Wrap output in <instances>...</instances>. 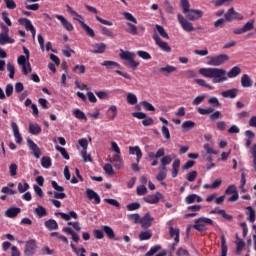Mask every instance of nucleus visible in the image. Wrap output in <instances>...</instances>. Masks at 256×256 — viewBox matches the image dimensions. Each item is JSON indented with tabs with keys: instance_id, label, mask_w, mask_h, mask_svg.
<instances>
[{
	"instance_id": "obj_1",
	"label": "nucleus",
	"mask_w": 256,
	"mask_h": 256,
	"mask_svg": "<svg viewBox=\"0 0 256 256\" xmlns=\"http://www.w3.org/2000/svg\"><path fill=\"white\" fill-rule=\"evenodd\" d=\"M200 75L213 79V83H222L225 81V71L219 68H201L199 70Z\"/></svg>"
},
{
	"instance_id": "obj_2",
	"label": "nucleus",
	"mask_w": 256,
	"mask_h": 256,
	"mask_svg": "<svg viewBox=\"0 0 256 256\" xmlns=\"http://www.w3.org/2000/svg\"><path fill=\"white\" fill-rule=\"evenodd\" d=\"M119 57L123 61H126L127 63H124V65H127L128 67H130L133 71H135V69L139 67V62L135 61V57H136L135 53L120 50Z\"/></svg>"
},
{
	"instance_id": "obj_3",
	"label": "nucleus",
	"mask_w": 256,
	"mask_h": 256,
	"mask_svg": "<svg viewBox=\"0 0 256 256\" xmlns=\"http://www.w3.org/2000/svg\"><path fill=\"white\" fill-rule=\"evenodd\" d=\"M37 253V240L30 239L26 241L24 247V255L26 256H33Z\"/></svg>"
},
{
	"instance_id": "obj_4",
	"label": "nucleus",
	"mask_w": 256,
	"mask_h": 256,
	"mask_svg": "<svg viewBox=\"0 0 256 256\" xmlns=\"http://www.w3.org/2000/svg\"><path fill=\"white\" fill-rule=\"evenodd\" d=\"M205 223H208V225H213V220L211 218H198L195 220L193 227L196 229V231L203 233V231L207 230Z\"/></svg>"
},
{
	"instance_id": "obj_5",
	"label": "nucleus",
	"mask_w": 256,
	"mask_h": 256,
	"mask_svg": "<svg viewBox=\"0 0 256 256\" xmlns=\"http://www.w3.org/2000/svg\"><path fill=\"white\" fill-rule=\"evenodd\" d=\"M18 65L22 66L23 75H29V73H31V63H29V60H27V57H25L24 55H20L18 57Z\"/></svg>"
},
{
	"instance_id": "obj_6",
	"label": "nucleus",
	"mask_w": 256,
	"mask_h": 256,
	"mask_svg": "<svg viewBox=\"0 0 256 256\" xmlns=\"http://www.w3.org/2000/svg\"><path fill=\"white\" fill-rule=\"evenodd\" d=\"M178 23L181 25L182 29L187 33H191V31H195V27H193V23L187 21L185 17L181 14L177 15Z\"/></svg>"
},
{
	"instance_id": "obj_7",
	"label": "nucleus",
	"mask_w": 256,
	"mask_h": 256,
	"mask_svg": "<svg viewBox=\"0 0 256 256\" xmlns=\"http://www.w3.org/2000/svg\"><path fill=\"white\" fill-rule=\"evenodd\" d=\"M223 63H225V54L207 57V65H212L213 67H219V65H223Z\"/></svg>"
},
{
	"instance_id": "obj_8",
	"label": "nucleus",
	"mask_w": 256,
	"mask_h": 256,
	"mask_svg": "<svg viewBox=\"0 0 256 256\" xmlns=\"http://www.w3.org/2000/svg\"><path fill=\"white\" fill-rule=\"evenodd\" d=\"M4 32L0 33V45H7V43H15V39L9 37V28L2 25Z\"/></svg>"
},
{
	"instance_id": "obj_9",
	"label": "nucleus",
	"mask_w": 256,
	"mask_h": 256,
	"mask_svg": "<svg viewBox=\"0 0 256 256\" xmlns=\"http://www.w3.org/2000/svg\"><path fill=\"white\" fill-rule=\"evenodd\" d=\"M226 195H232L230 198H228L229 203H235V201H239V192L237 191L236 185H230L226 189Z\"/></svg>"
},
{
	"instance_id": "obj_10",
	"label": "nucleus",
	"mask_w": 256,
	"mask_h": 256,
	"mask_svg": "<svg viewBox=\"0 0 256 256\" xmlns=\"http://www.w3.org/2000/svg\"><path fill=\"white\" fill-rule=\"evenodd\" d=\"M18 23H20V25H24L26 31H30L32 33V39H35L37 30H35V26H33V23H31V20L27 18H20L18 20Z\"/></svg>"
},
{
	"instance_id": "obj_11",
	"label": "nucleus",
	"mask_w": 256,
	"mask_h": 256,
	"mask_svg": "<svg viewBox=\"0 0 256 256\" xmlns=\"http://www.w3.org/2000/svg\"><path fill=\"white\" fill-rule=\"evenodd\" d=\"M153 39L156 43V45L161 49V51H164V53H171V46L165 41H162L161 37L159 35L155 34L153 36Z\"/></svg>"
},
{
	"instance_id": "obj_12",
	"label": "nucleus",
	"mask_w": 256,
	"mask_h": 256,
	"mask_svg": "<svg viewBox=\"0 0 256 256\" xmlns=\"http://www.w3.org/2000/svg\"><path fill=\"white\" fill-rule=\"evenodd\" d=\"M51 185L53 187V189H55V191H59V192H54V197L55 199H65V197H67V194H65V188L63 186H59V184L57 183V181L53 180L51 182Z\"/></svg>"
},
{
	"instance_id": "obj_13",
	"label": "nucleus",
	"mask_w": 256,
	"mask_h": 256,
	"mask_svg": "<svg viewBox=\"0 0 256 256\" xmlns=\"http://www.w3.org/2000/svg\"><path fill=\"white\" fill-rule=\"evenodd\" d=\"M243 15L235 11V8H230L225 14V21H242Z\"/></svg>"
},
{
	"instance_id": "obj_14",
	"label": "nucleus",
	"mask_w": 256,
	"mask_h": 256,
	"mask_svg": "<svg viewBox=\"0 0 256 256\" xmlns=\"http://www.w3.org/2000/svg\"><path fill=\"white\" fill-rule=\"evenodd\" d=\"M27 145L30 151H32V155L36 159H39L41 157V148H39V146H37V144L31 139H27Z\"/></svg>"
},
{
	"instance_id": "obj_15",
	"label": "nucleus",
	"mask_w": 256,
	"mask_h": 256,
	"mask_svg": "<svg viewBox=\"0 0 256 256\" xmlns=\"http://www.w3.org/2000/svg\"><path fill=\"white\" fill-rule=\"evenodd\" d=\"M86 197L89 201H93L94 205H99L101 203V197H99V194H97L93 189H86Z\"/></svg>"
},
{
	"instance_id": "obj_16",
	"label": "nucleus",
	"mask_w": 256,
	"mask_h": 256,
	"mask_svg": "<svg viewBox=\"0 0 256 256\" xmlns=\"http://www.w3.org/2000/svg\"><path fill=\"white\" fill-rule=\"evenodd\" d=\"M11 129L13 131L14 139L18 145L23 143V136L19 133V126L15 122H11Z\"/></svg>"
},
{
	"instance_id": "obj_17",
	"label": "nucleus",
	"mask_w": 256,
	"mask_h": 256,
	"mask_svg": "<svg viewBox=\"0 0 256 256\" xmlns=\"http://www.w3.org/2000/svg\"><path fill=\"white\" fill-rule=\"evenodd\" d=\"M189 21H197L203 17V11L200 10H188L187 13H184Z\"/></svg>"
},
{
	"instance_id": "obj_18",
	"label": "nucleus",
	"mask_w": 256,
	"mask_h": 256,
	"mask_svg": "<svg viewBox=\"0 0 256 256\" xmlns=\"http://www.w3.org/2000/svg\"><path fill=\"white\" fill-rule=\"evenodd\" d=\"M56 216L60 215L64 221H71V219H79V215L75 211H70L68 214L64 212H56Z\"/></svg>"
},
{
	"instance_id": "obj_19",
	"label": "nucleus",
	"mask_w": 256,
	"mask_h": 256,
	"mask_svg": "<svg viewBox=\"0 0 256 256\" xmlns=\"http://www.w3.org/2000/svg\"><path fill=\"white\" fill-rule=\"evenodd\" d=\"M129 153H130V155H136L137 163L141 162V159L143 157V152L141 151V148L139 146H130Z\"/></svg>"
},
{
	"instance_id": "obj_20",
	"label": "nucleus",
	"mask_w": 256,
	"mask_h": 256,
	"mask_svg": "<svg viewBox=\"0 0 256 256\" xmlns=\"http://www.w3.org/2000/svg\"><path fill=\"white\" fill-rule=\"evenodd\" d=\"M152 222H153V217H151V214L149 213H146L142 218H140L142 229H147L151 227Z\"/></svg>"
},
{
	"instance_id": "obj_21",
	"label": "nucleus",
	"mask_w": 256,
	"mask_h": 256,
	"mask_svg": "<svg viewBox=\"0 0 256 256\" xmlns=\"http://www.w3.org/2000/svg\"><path fill=\"white\" fill-rule=\"evenodd\" d=\"M19 213H21V208L10 207L5 211L4 215H5V217H8L9 219H15V217H17V215Z\"/></svg>"
},
{
	"instance_id": "obj_22",
	"label": "nucleus",
	"mask_w": 256,
	"mask_h": 256,
	"mask_svg": "<svg viewBox=\"0 0 256 256\" xmlns=\"http://www.w3.org/2000/svg\"><path fill=\"white\" fill-rule=\"evenodd\" d=\"M56 19H58V21L61 22L62 27H64L66 31H73L74 29L73 24H71V22H68L67 19L63 17V15L57 14Z\"/></svg>"
},
{
	"instance_id": "obj_23",
	"label": "nucleus",
	"mask_w": 256,
	"mask_h": 256,
	"mask_svg": "<svg viewBox=\"0 0 256 256\" xmlns=\"http://www.w3.org/2000/svg\"><path fill=\"white\" fill-rule=\"evenodd\" d=\"M93 50H90L91 53L94 54H102L105 53V50L107 49V45L105 43H96L92 45Z\"/></svg>"
},
{
	"instance_id": "obj_24",
	"label": "nucleus",
	"mask_w": 256,
	"mask_h": 256,
	"mask_svg": "<svg viewBox=\"0 0 256 256\" xmlns=\"http://www.w3.org/2000/svg\"><path fill=\"white\" fill-rule=\"evenodd\" d=\"M160 160V168L163 169V171H167V165H171V162L173 161V158H171V155L161 156Z\"/></svg>"
},
{
	"instance_id": "obj_25",
	"label": "nucleus",
	"mask_w": 256,
	"mask_h": 256,
	"mask_svg": "<svg viewBox=\"0 0 256 256\" xmlns=\"http://www.w3.org/2000/svg\"><path fill=\"white\" fill-rule=\"evenodd\" d=\"M159 197H161V193L157 192L154 195L144 197L143 201H145V203H149L150 205H155V203L159 201Z\"/></svg>"
},
{
	"instance_id": "obj_26",
	"label": "nucleus",
	"mask_w": 256,
	"mask_h": 256,
	"mask_svg": "<svg viewBox=\"0 0 256 256\" xmlns=\"http://www.w3.org/2000/svg\"><path fill=\"white\" fill-rule=\"evenodd\" d=\"M62 231L63 233H67V235H71L72 241H74V243H79V234L73 231L71 227H64Z\"/></svg>"
},
{
	"instance_id": "obj_27",
	"label": "nucleus",
	"mask_w": 256,
	"mask_h": 256,
	"mask_svg": "<svg viewBox=\"0 0 256 256\" xmlns=\"http://www.w3.org/2000/svg\"><path fill=\"white\" fill-rule=\"evenodd\" d=\"M101 65L106 69H121V64L111 60H105Z\"/></svg>"
},
{
	"instance_id": "obj_28",
	"label": "nucleus",
	"mask_w": 256,
	"mask_h": 256,
	"mask_svg": "<svg viewBox=\"0 0 256 256\" xmlns=\"http://www.w3.org/2000/svg\"><path fill=\"white\" fill-rule=\"evenodd\" d=\"M195 201L201 203L203 199L197 194H190L185 198V203H187V205H191V203H195Z\"/></svg>"
},
{
	"instance_id": "obj_29",
	"label": "nucleus",
	"mask_w": 256,
	"mask_h": 256,
	"mask_svg": "<svg viewBox=\"0 0 256 256\" xmlns=\"http://www.w3.org/2000/svg\"><path fill=\"white\" fill-rule=\"evenodd\" d=\"M102 230L104 231L108 239H115V241H119V238H115V231H113V228H111V226H102Z\"/></svg>"
},
{
	"instance_id": "obj_30",
	"label": "nucleus",
	"mask_w": 256,
	"mask_h": 256,
	"mask_svg": "<svg viewBox=\"0 0 256 256\" xmlns=\"http://www.w3.org/2000/svg\"><path fill=\"white\" fill-rule=\"evenodd\" d=\"M165 155V148H159L156 153L149 152L148 157L149 159H161Z\"/></svg>"
},
{
	"instance_id": "obj_31",
	"label": "nucleus",
	"mask_w": 256,
	"mask_h": 256,
	"mask_svg": "<svg viewBox=\"0 0 256 256\" xmlns=\"http://www.w3.org/2000/svg\"><path fill=\"white\" fill-rule=\"evenodd\" d=\"M241 85L242 87H253V80H251V77H249V75L244 74L241 77Z\"/></svg>"
},
{
	"instance_id": "obj_32",
	"label": "nucleus",
	"mask_w": 256,
	"mask_h": 256,
	"mask_svg": "<svg viewBox=\"0 0 256 256\" xmlns=\"http://www.w3.org/2000/svg\"><path fill=\"white\" fill-rule=\"evenodd\" d=\"M42 129L41 126H39V124L35 123H30L29 124V133H31V135H39L41 133Z\"/></svg>"
},
{
	"instance_id": "obj_33",
	"label": "nucleus",
	"mask_w": 256,
	"mask_h": 256,
	"mask_svg": "<svg viewBox=\"0 0 256 256\" xmlns=\"http://www.w3.org/2000/svg\"><path fill=\"white\" fill-rule=\"evenodd\" d=\"M45 227L46 229H49V231H55L59 229V224H57V221L49 219L48 221L45 222Z\"/></svg>"
},
{
	"instance_id": "obj_34",
	"label": "nucleus",
	"mask_w": 256,
	"mask_h": 256,
	"mask_svg": "<svg viewBox=\"0 0 256 256\" xmlns=\"http://www.w3.org/2000/svg\"><path fill=\"white\" fill-rule=\"evenodd\" d=\"M80 25L82 27V29H84L86 35H88V37H95V31L89 27V25L85 24L84 21H80Z\"/></svg>"
},
{
	"instance_id": "obj_35",
	"label": "nucleus",
	"mask_w": 256,
	"mask_h": 256,
	"mask_svg": "<svg viewBox=\"0 0 256 256\" xmlns=\"http://www.w3.org/2000/svg\"><path fill=\"white\" fill-rule=\"evenodd\" d=\"M138 237L140 241H149L153 237V232L151 230L142 231Z\"/></svg>"
},
{
	"instance_id": "obj_36",
	"label": "nucleus",
	"mask_w": 256,
	"mask_h": 256,
	"mask_svg": "<svg viewBox=\"0 0 256 256\" xmlns=\"http://www.w3.org/2000/svg\"><path fill=\"white\" fill-rule=\"evenodd\" d=\"M237 75H241V69L239 68V66H234L228 73H227V77L229 79H233L235 77H237Z\"/></svg>"
},
{
	"instance_id": "obj_37",
	"label": "nucleus",
	"mask_w": 256,
	"mask_h": 256,
	"mask_svg": "<svg viewBox=\"0 0 256 256\" xmlns=\"http://www.w3.org/2000/svg\"><path fill=\"white\" fill-rule=\"evenodd\" d=\"M236 253H241L243 249H245V242L239 238L238 235H236Z\"/></svg>"
},
{
	"instance_id": "obj_38",
	"label": "nucleus",
	"mask_w": 256,
	"mask_h": 256,
	"mask_svg": "<svg viewBox=\"0 0 256 256\" xmlns=\"http://www.w3.org/2000/svg\"><path fill=\"white\" fill-rule=\"evenodd\" d=\"M34 213L35 215H37V217L41 219L42 217H45L47 215V209L39 205L37 208H35Z\"/></svg>"
},
{
	"instance_id": "obj_39",
	"label": "nucleus",
	"mask_w": 256,
	"mask_h": 256,
	"mask_svg": "<svg viewBox=\"0 0 256 256\" xmlns=\"http://www.w3.org/2000/svg\"><path fill=\"white\" fill-rule=\"evenodd\" d=\"M239 93V89L232 88L230 90L225 91V97L229 99H235Z\"/></svg>"
},
{
	"instance_id": "obj_40",
	"label": "nucleus",
	"mask_w": 256,
	"mask_h": 256,
	"mask_svg": "<svg viewBox=\"0 0 256 256\" xmlns=\"http://www.w3.org/2000/svg\"><path fill=\"white\" fill-rule=\"evenodd\" d=\"M221 179H216L212 184H205L203 186L204 189H218V187H221Z\"/></svg>"
},
{
	"instance_id": "obj_41",
	"label": "nucleus",
	"mask_w": 256,
	"mask_h": 256,
	"mask_svg": "<svg viewBox=\"0 0 256 256\" xmlns=\"http://www.w3.org/2000/svg\"><path fill=\"white\" fill-rule=\"evenodd\" d=\"M174 71H177V67L171 66V65H167L166 67L159 68L160 73H167L168 75L170 73H174Z\"/></svg>"
},
{
	"instance_id": "obj_42",
	"label": "nucleus",
	"mask_w": 256,
	"mask_h": 256,
	"mask_svg": "<svg viewBox=\"0 0 256 256\" xmlns=\"http://www.w3.org/2000/svg\"><path fill=\"white\" fill-rule=\"evenodd\" d=\"M52 163H51V158L47 157V156H43L41 158V166L44 169H49L51 167Z\"/></svg>"
},
{
	"instance_id": "obj_43",
	"label": "nucleus",
	"mask_w": 256,
	"mask_h": 256,
	"mask_svg": "<svg viewBox=\"0 0 256 256\" xmlns=\"http://www.w3.org/2000/svg\"><path fill=\"white\" fill-rule=\"evenodd\" d=\"M136 55H138V57H140L141 59H144V61L151 60V54H149V52H146V51H143V50H138L136 52Z\"/></svg>"
},
{
	"instance_id": "obj_44",
	"label": "nucleus",
	"mask_w": 256,
	"mask_h": 256,
	"mask_svg": "<svg viewBox=\"0 0 256 256\" xmlns=\"http://www.w3.org/2000/svg\"><path fill=\"white\" fill-rule=\"evenodd\" d=\"M246 209L248 211V221H250V223H255V210H253L251 206H248Z\"/></svg>"
},
{
	"instance_id": "obj_45",
	"label": "nucleus",
	"mask_w": 256,
	"mask_h": 256,
	"mask_svg": "<svg viewBox=\"0 0 256 256\" xmlns=\"http://www.w3.org/2000/svg\"><path fill=\"white\" fill-rule=\"evenodd\" d=\"M127 27H128V29L126 31H127V33H130V35L138 34V30H137V27L135 26V24H132L131 22H127Z\"/></svg>"
},
{
	"instance_id": "obj_46",
	"label": "nucleus",
	"mask_w": 256,
	"mask_h": 256,
	"mask_svg": "<svg viewBox=\"0 0 256 256\" xmlns=\"http://www.w3.org/2000/svg\"><path fill=\"white\" fill-rule=\"evenodd\" d=\"M156 29H157L160 37H163L164 39H169V34L165 31V28H163V26L157 24Z\"/></svg>"
},
{
	"instance_id": "obj_47",
	"label": "nucleus",
	"mask_w": 256,
	"mask_h": 256,
	"mask_svg": "<svg viewBox=\"0 0 256 256\" xmlns=\"http://www.w3.org/2000/svg\"><path fill=\"white\" fill-rule=\"evenodd\" d=\"M170 237H174L175 243H179V229L173 228V226L170 227Z\"/></svg>"
},
{
	"instance_id": "obj_48",
	"label": "nucleus",
	"mask_w": 256,
	"mask_h": 256,
	"mask_svg": "<svg viewBox=\"0 0 256 256\" xmlns=\"http://www.w3.org/2000/svg\"><path fill=\"white\" fill-rule=\"evenodd\" d=\"M215 111V108L209 107V108H198V113L200 115H211Z\"/></svg>"
},
{
	"instance_id": "obj_49",
	"label": "nucleus",
	"mask_w": 256,
	"mask_h": 256,
	"mask_svg": "<svg viewBox=\"0 0 256 256\" xmlns=\"http://www.w3.org/2000/svg\"><path fill=\"white\" fill-rule=\"evenodd\" d=\"M127 103H129V105H136L137 103V96L133 93H128L127 94Z\"/></svg>"
},
{
	"instance_id": "obj_50",
	"label": "nucleus",
	"mask_w": 256,
	"mask_h": 256,
	"mask_svg": "<svg viewBox=\"0 0 256 256\" xmlns=\"http://www.w3.org/2000/svg\"><path fill=\"white\" fill-rule=\"evenodd\" d=\"M194 127H195V122H193L191 120H187L182 123V129H185L186 131L193 129Z\"/></svg>"
},
{
	"instance_id": "obj_51",
	"label": "nucleus",
	"mask_w": 256,
	"mask_h": 256,
	"mask_svg": "<svg viewBox=\"0 0 256 256\" xmlns=\"http://www.w3.org/2000/svg\"><path fill=\"white\" fill-rule=\"evenodd\" d=\"M123 17L126 19V21H131V23H134L137 25V18L133 16V14L129 12H124Z\"/></svg>"
},
{
	"instance_id": "obj_52",
	"label": "nucleus",
	"mask_w": 256,
	"mask_h": 256,
	"mask_svg": "<svg viewBox=\"0 0 256 256\" xmlns=\"http://www.w3.org/2000/svg\"><path fill=\"white\" fill-rule=\"evenodd\" d=\"M157 251H161V245L157 244L150 248V250L145 254V256H153Z\"/></svg>"
},
{
	"instance_id": "obj_53",
	"label": "nucleus",
	"mask_w": 256,
	"mask_h": 256,
	"mask_svg": "<svg viewBox=\"0 0 256 256\" xmlns=\"http://www.w3.org/2000/svg\"><path fill=\"white\" fill-rule=\"evenodd\" d=\"M74 117H76V119H82L84 121H87V116H85V113L80 109L74 110Z\"/></svg>"
},
{
	"instance_id": "obj_54",
	"label": "nucleus",
	"mask_w": 256,
	"mask_h": 256,
	"mask_svg": "<svg viewBox=\"0 0 256 256\" xmlns=\"http://www.w3.org/2000/svg\"><path fill=\"white\" fill-rule=\"evenodd\" d=\"M255 25V21L254 20H250L248 21L243 27H242V31H244L245 33H247V31H251L254 28Z\"/></svg>"
},
{
	"instance_id": "obj_55",
	"label": "nucleus",
	"mask_w": 256,
	"mask_h": 256,
	"mask_svg": "<svg viewBox=\"0 0 256 256\" xmlns=\"http://www.w3.org/2000/svg\"><path fill=\"white\" fill-rule=\"evenodd\" d=\"M109 111H111L112 114H108V119H110V121H113L117 117V106H110Z\"/></svg>"
},
{
	"instance_id": "obj_56",
	"label": "nucleus",
	"mask_w": 256,
	"mask_h": 256,
	"mask_svg": "<svg viewBox=\"0 0 256 256\" xmlns=\"http://www.w3.org/2000/svg\"><path fill=\"white\" fill-rule=\"evenodd\" d=\"M127 211H137V209H141V204L139 202H133L126 206Z\"/></svg>"
},
{
	"instance_id": "obj_57",
	"label": "nucleus",
	"mask_w": 256,
	"mask_h": 256,
	"mask_svg": "<svg viewBox=\"0 0 256 256\" xmlns=\"http://www.w3.org/2000/svg\"><path fill=\"white\" fill-rule=\"evenodd\" d=\"M7 71L9 72V78L14 79L15 77V65L12 63L7 64Z\"/></svg>"
},
{
	"instance_id": "obj_58",
	"label": "nucleus",
	"mask_w": 256,
	"mask_h": 256,
	"mask_svg": "<svg viewBox=\"0 0 256 256\" xmlns=\"http://www.w3.org/2000/svg\"><path fill=\"white\" fill-rule=\"evenodd\" d=\"M56 151H59L61 153L62 157H64L67 161H69V153H67V150L61 146H56Z\"/></svg>"
},
{
	"instance_id": "obj_59",
	"label": "nucleus",
	"mask_w": 256,
	"mask_h": 256,
	"mask_svg": "<svg viewBox=\"0 0 256 256\" xmlns=\"http://www.w3.org/2000/svg\"><path fill=\"white\" fill-rule=\"evenodd\" d=\"M29 190V183H18V191L19 193H25V191Z\"/></svg>"
},
{
	"instance_id": "obj_60",
	"label": "nucleus",
	"mask_w": 256,
	"mask_h": 256,
	"mask_svg": "<svg viewBox=\"0 0 256 256\" xmlns=\"http://www.w3.org/2000/svg\"><path fill=\"white\" fill-rule=\"evenodd\" d=\"M141 105L146 111H155V106L147 101H142Z\"/></svg>"
},
{
	"instance_id": "obj_61",
	"label": "nucleus",
	"mask_w": 256,
	"mask_h": 256,
	"mask_svg": "<svg viewBox=\"0 0 256 256\" xmlns=\"http://www.w3.org/2000/svg\"><path fill=\"white\" fill-rule=\"evenodd\" d=\"M104 171L107 175H115V170H113V166L110 163L105 164Z\"/></svg>"
},
{
	"instance_id": "obj_62",
	"label": "nucleus",
	"mask_w": 256,
	"mask_h": 256,
	"mask_svg": "<svg viewBox=\"0 0 256 256\" xmlns=\"http://www.w3.org/2000/svg\"><path fill=\"white\" fill-rule=\"evenodd\" d=\"M189 7H190L189 0H181V8L183 10V13L189 12L190 10Z\"/></svg>"
},
{
	"instance_id": "obj_63",
	"label": "nucleus",
	"mask_w": 256,
	"mask_h": 256,
	"mask_svg": "<svg viewBox=\"0 0 256 256\" xmlns=\"http://www.w3.org/2000/svg\"><path fill=\"white\" fill-rule=\"evenodd\" d=\"M186 179L190 183H192V181H195V179H197V171H191L190 173H188L186 175Z\"/></svg>"
},
{
	"instance_id": "obj_64",
	"label": "nucleus",
	"mask_w": 256,
	"mask_h": 256,
	"mask_svg": "<svg viewBox=\"0 0 256 256\" xmlns=\"http://www.w3.org/2000/svg\"><path fill=\"white\" fill-rule=\"evenodd\" d=\"M251 153H252V157H253V167H254V171L256 172V144H254L251 148Z\"/></svg>"
}]
</instances>
